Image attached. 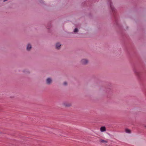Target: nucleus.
Segmentation results:
<instances>
[{"instance_id":"obj_4","label":"nucleus","mask_w":146,"mask_h":146,"mask_svg":"<svg viewBox=\"0 0 146 146\" xmlns=\"http://www.w3.org/2000/svg\"><path fill=\"white\" fill-rule=\"evenodd\" d=\"M99 142L101 143H108V141L107 140H105L102 139H100L99 140Z\"/></svg>"},{"instance_id":"obj_7","label":"nucleus","mask_w":146,"mask_h":146,"mask_svg":"<svg viewBox=\"0 0 146 146\" xmlns=\"http://www.w3.org/2000/svg\"><path fill=\"white\" fill-rule=\"evenodd\" d=\"M61 45L59 43H56V48L57 49H58L59 47Z\"/></svg>"},{"instance_id":"obj_13","label":"nucleus","mask_w":146,"mask_h":146,"mask_svg":"<svg viewBox=\"0 0 146 146\" xmlns=\"http://www.w3.org/2000/svg\"><path fill=\"white\" fill-rule=\"evenodd\" d=\"M7 0H4V1H4V2H5V1H7Z\"/></svg>"},{"instance_id":"obj_8","label":"nucleus","mask_w":146,"mask_h":146,"mask_svg":"<svg viewBox=\"0 0 146 146\" xmlns=\"http://www.w3.org/2000/svg\"><path fill=\"white\" fill-rule=\"evenodd\" d=\"M125 132L126 133H130L131 131L130 130L128 129H126L125 130Z\"/></svg>"},{"instance_id":"obj_2","label":"nucleus","mask_w":146,"mask_h":146,"mask_svg":"<svg viewBox=\"0 0 146 146\" xmlns=\"http://www.w3.org/2000/svg\"><path fill=\"white\" fill-rule=\"evenodd\" d=\"M63 105L66 107H69L71 105V104L69 102H65L63 103Z\"/></svg>"},{"instance_id":"obj_6","label":"nucleus","mask_w":146,"mask_h":146,"mask_svg":"<svg viewBox=\"0 0 146 146\" xmlns=\"http://www.w3.org/2000/svg\"><path fill=\"white\" fill-rule=\"evenodd\" d=\"M31 45L30 44H28L27 45V50H29L31 48Z\"/></svg>"},{"instance_id":"obj_3","label":"nucleus","mask_w":146,"mask_h":146,"mask_svg":"<svg viewBox=\"0 0 146 146\" xmlns=\"http://www.w3.org/2000/svg\"><path fill=\"white\" fill-rule=\"evenodd\" d=\"M52 80L50 78H48L46 80V82L47 84H49L51 83Z\"/></svg>"},{"instance_id":"obj_5","label":"nucleus","mask_w":146,"mask_h":146,"mask_svg":"<svg viewBox=\"0 0 146 146\" xmlns=\"http://www.w3.org/2000/svg\"><path fill=\"white\" fill-rule=\"evenodd\" d=\"M100 131L101 132H104L106 131V128L105 127H102L100 129Z\"/></svg>"},{"instance_id":"obj_12","label":"nucleus","mask_w":146,"mask_h":146,"mask_svg":"<svg viewBox=\"0 0 146 146\" xmlns=\"http://www.w3.org/2000/svg\"><path fill=\"white\" fill-rule=\"evenodd\" d=\"M67 83L66 82H64V85H67Z\"/></svg>"},{"instance_id":"obj_11","label":"nucleus","mask_w":146,"mask_h":146,"mask_svg":"<svg viewBox=\"0 0 146 146\" xmlns=\"http://www.w3.org/2000/svg\"><path fill=\"white\" fill-rule=\"evenodd\" d=\"M78 32V29L77 28H76L74 30V32L76 33Z\"/></svg>"},{"instance_id":"obj_10","label":"nucleus","mask_w":146,"mask_h":146,"mask_svg":"<svg viewBox=\"0 0 146 146\" xmlns=\"http://www.w3.org/2000/svg\"><path fill=\"white\" fill-rule=\"evenodd\" d=\"M134 72L135 73V74L138 76H139V73L136 70H135L134 71Z\"/></svg>"},{"instance_id":"obj_9","label":"nucleus","mask_w":146,"mask_h":146,"mask_svg":"<svg viewBox=\"0 0 146 146\" xmlns=\"http://www.w3.org/2000/svg\"><path fill=\"white\" fill-rule=\"evenodd\" d=\"M110 7H111V9L112 11H114V8L113 7L111 3L110 4Z\"/></svg>"},{"instance_id":"obj_1","label":"nucleus","mask_w":146,"mask_h":146,"mask_svg":"<svg viewBox=\"0 0 146 146\" xmlns=\"http://www.w3.org/2000/svg\"><path fill=\"white\" fill-rule=\"evenodd\" d=\"M88 62V60L86 59H83L81 61V63L83 65H85L87 64Z\"/></svg>"}]
</instances>
